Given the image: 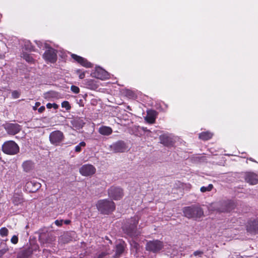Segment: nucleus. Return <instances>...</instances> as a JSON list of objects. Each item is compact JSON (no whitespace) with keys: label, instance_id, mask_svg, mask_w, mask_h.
<instances>
[{"label":"nucleus","instance_id":"c9c22d12","mask_svg":"<svg viewBox=\"0 0 258 258\" xmlns=\"http://www.w3.org/2000/svg\"><path fill=\"white\" fill-rule=\"evenodd\" d=\"M12 95L13 98L16 99L19 97L20 93L17 91H14L12 92Z\"/></svg>","mask_w":258,"mask_h":258},{"label":"nucleus","instance_id":"a19ab883","mask_svg":"<svg viewBox=\"0 0 258 258\" xmlns=\"http://www.w3.org/2000/svg\"><path fill=\"white\" fill-rule=\"evenodd\" d=\"M45 107L44 106H42L38 108V111L39 113H42L45 110Z\"/></svg>","mask_w":258,"mask_h":258},{"label":"nucleus","instance_id":"9b49d317","mask_svg":"<svg viewBox=\"0 0 258 258\" xmlns=\"http://www.w3.org/2000/svg\"><path fill=\"white\" fill-rule=\"evenodd\" d=\"M4 126L9 135H16L21 130L20 125L17 123H8L4 124Z\"/></svg>","mask_w":258,"mask_h":258},{"label":"nucleus","instance_id":"72a5a7b5","mask_svg":"<svg viewBox=\"0 0 258 258\" xmlns=\"http://www.w3.org/2000/svg\"><path fill=\"white\" fill-rule=\"evenodd\" d=\"M11 241L12 243L14 244H16L18 243V236H16V235H14L11 239Z\"/></svg>","mask_w":258,"mask_h":258},{"label":"nucleus","instance_id":"a878e982","mask_svg":"<svg viewBox=\"0 0 258 258\" xmlns=\"http://www.w3.org/2000/svg\"><path fill=\"white\" fill-rule=\"evenodd\" d=\"M56 96V94L55 92H49L44 94V98L48 100H50L51 98L55 97Z\"/></svg>","mask_w":258,"mask_h":258},{"label":"nucleus","instance_id":"c85d7f7f","mask_svg":"<svg viewBox=\"0 0 258 258\" xmlns=\"http://www.w3.org/2000/svg\"><path fill=\"white\" fill-rule=\"evenodd\" d=\"M86 146V143L85 142H81L79 145L75 147V151L76 152H80L81 151L82 147H85Z\"/></svg>","mask_w":258,"mask_h":258},{"label":"nucleus","instance_id":"f03ea898","mask_svg":"<svg viewBox=\"0 0 258 258\" xmlns=\"http://www.w3.org/2000/svg\"><path fill=\"white\" fill-rule=\"evenodd\" d=\"M183 213L184 215L188 218H199L204 215L201 208L197 206L185 207L183 209Z\"/></svg>","mask_w":258,"mask_h":258},{"label":"nucleus","instance_id":"c03bdc74","mask_svg":"<svg viewBox=\"0 0 258 258\" xmlns=\"http://www.w3.org/2000/svg\"><path fill=\"white\" fill-rule=\"evenodd\" d=\"M128 233H130V234H131V235H134V234L132 233V231H131V232H128Z\"/></svg>","mask_w":258,"mask_h":258},{"label":"nucleus","instance_id":"412c9836","mask_svg":"<svg viewBox=\"0 0 258 258\" xmlns=\"http://www.w3.org/2000/svg\"><path fill=\"white\" fill-rule=\"evenodd\" d=\"M99 133L104 136H108L112 133V128L107 126H102L98 130Z\"/></svg>","mask_w":258,"mask_h":258},{"label":"nucleus","instance_id":"7ed1b4c3","mask_svg":"<svg viewBox=\"0 0 258 258\" xmlns=\"http://www.w3.org/2000/svg\"><path fill=\"white\" fill-rule=\"evenodd\" d=\"M2 150L7 154L15 155L19 152V147L14 141H9L3 145Z\"/></svg>","mask_w":258,"mask_h":258},{"label":"nucleus","instance_id":"ddd939ff","mask_svg":"<svg viewBox=\"0 0 258 258\" xmlns=\"http://www.w3.org/2000/svg\"><path fill=\"white\" fill-rule=\"evenodd\" d=\"M248 232L252 234L258 233V219L250 220L246 225Z\"/></svg>","mask_w":258,"mask_h":258},{"label":"nucleus","instance_id":"f8f14e48","mask_svg":"<svg viewBox=\"0 0 258 258\" xmlns=\"http://www.w3.org/2000/svg\"><path fill=\"white\" fill-rule=\"evenodd\" d=\"M161 143L165 146H171L174 142V136L168 133L164 134L159 137Z\"/></svg>","mask_w":258,"mask_h":258},{"label":"nucleus","instance_id":"5701e85b","mask_svg":"<svg viewBox=\"0 0 258 258\" xmlns=\"http://www.w3.org/2000/svg\"><path fill=\"white\" fill-rule=\"evenodd\" d=\"M213 134L209 132H205L199 134V138L203 140H208L213 137Z\"/></svg>","mask_w":258,"mask_h":258},{"label":"nucleus","instance_id":"cd10ccee","mask_svg":"<svg viewBox=\"0 0 258 258\" xmlns=\"http://www.w3.org/2000/svg\"><path fill=\"white\" fill-rule=\"evenodd\" d=\"M9 230L6 227H2L0 229V235L2 237H6L8 235Z\"/></svg>","mask_w":258,"mask_h":258},{"label":"nucleus","instance_id":"6ab92c4d","mask_svg":"<svg viewBox=\"0 0 258 258\" xmlns=\"http://www.w3.org/2000/svg\"><path fill=\"white\" fill-rule=\"evenodd\" d=\"M157 115V112L154 110H149L147 111V116L145 117V120L149 123H154Z\"/></svg>","mask_w":258,"mask_h":258},{"label":"nucleus","instance_id":"f3484780","mask_svg":"<svg viewBox=\"0 0 258 258\" xmlns=\"http://www.w3.org/2000/svg\"><path fill=\"white\" fill-rule=\"evenodd\" d=\"M12 202L16 206H23L25 201L22 195L15 194L12 198Z\"/></svg>","mask_w":258,"mask_h":258},{"label":"nucleus","instance_id":"9d476101","mask_svg":"<svg viewBox=\"0 0 258 258\" xmlns=\"http://www.w3.org/2000/svg\"><path fill=\"white\" fill-rule=\"evenodd\" d=\"M91 76L92 77H94L101 80H105L109 78L108 73L106 71L99 67H97L95 68V70L92 72Z\"/></svg>","mask_w":258,"mask_h":258},{"label":"nucleus","instance_id":"39448f33","mask_svg":"<svg viewBox=\"0 0 258 258\" xmlns=\"http://www.w3.org/2000/svg\"><path fill=\"white\" fill-rule=\"evenodd\" d=\"M108 196L113 200H119L123 196V190L119 187L112 186L108 190Z\"/></svg>","mask_w":258,"mask_h":258},{"label":"nucleus","instance_id":"a18cd8bd","mask_svg":"<svg viewBox=\"0 0 258 258\" xmlns=\"http://www.w3.org/2000/svg\"><path fill=\"white\" fill-rule=\"evenodd\" d=\"M36 43L37 44V45H39V44L38 43H37V42H36Z\"/></svg>","mask_w":258,"mask_h":258},{"label":"nucleus","instance_id":"dca6fc26","mask_svg":"<svg viewBox=\"0 0 258 258\" xmlns=\"http://www.w3.org/2000/svg\"><path fill=\"white\" fill-rule=\"evenodd\" d=\"M245 179L247 182L252 185L258 183V175L253 173H246L245 176Z\"/></svg>","mask_w":258,"mask_h":258},{"label":"nucleus","instance_id":"4c0bfd02","mask_svg":"<svg viewBox=\"0 0 258 258\" xmlns=\"http://www.w3.org/2000/svg\"><path fill=\"white\" fill-rule=\"evenodd\" d=\"M62 223H63V220H56L55 221V225L58 226H61L62 224Z\"/></svg>","mask_w":258,"mask_h":258},{"label":"nucleus","instance_id":"37998d69","mask_svg":"<svg viewBox=\"0 0 258 258\" xmlns=\"http://www.w3.org/2000/svg\"><path fill=\"white\" fill-rule=\"evenodd\" d=\"M138 245L137 243H135V247H136V248L137 249H138Z\"/></svg>","mask_w":258,"mask_h":258},{"label":"nucleus","instance_id":"2f4dec72","mask_svg":"<svg viewBox=\"0 0 258 258\" xmlns=\"http://www.w3.org/2000/svg\"><path fill=\"white\" fill-rule=\"evenodd\" d=\"M71 90L73 92L76 94H78L80 92L79 87L74 85L71 86Z\"/></svg>","mask_w":258,"mask_h":258},{"label":"nucleus","instance_id":"e433bc0d","mask_svg":"<svg viewBox=\"0 0 258 258\" xmlns=\"http://www.w3.org/2000/svg\"><path fill=\"white\" fill-rule=\"evenodd\" d=\"M23 57H24V58L28 62H30L32 61V57L29 56V55H27V54H23Z\"/></svg>","mask_w":258,"mask_h":258},{"label":"nucleus","instance_id":"aec40b11","mask_svg":"<svg viewBox=\"0 0 258 258\" xmlns=\"http://www.w3.org/2000/svg\"><path fill=\"white\" fill-rule=\"evenodd\" d=\"M73 127L76 130H79L83 127L84 122L83 120L79 118H75L71 121Z\"/></svg>","mask_w":258,"mask_h":258},{"label":"nucleus","instance_id":"4be33fe9","mask_svg":"<svg viewBox=\"0 0 258 258\" xmlns=\"http://www.w3.org/2000/svg\"><path fill=\"white\" fill-rule=\"evenodd\" d=\"M22 166L25 171L29 172L34 168V163L30 160L26 161L23 162Z\"/></svg>","mask_w":258,"mask_h":258},{"label":"nucleus","instance_id":"bb28decb","mask_svg":"<svg viewBox=\"0 0 258 258\" xmlns=\"http://www.w3.org/2000/svg\"><path fill=\"white\" fill-rule=\"evenodd\" d=\"M213 188V185L212 184H209L207 186H202L201 187L200 190L202 192L211 191Z\"/></svg>","mask_w":258,"mask_h":258},{"label":"nucleus","instance_id":"2eb2a0df","mask_svg":"<svg viewBox=\"0 0 258 258\" xmlns=\"http://www.w3.org/2000/svg\"><path fill=\"white\" fill-rule=\"evenodd\" d=\"M71 56L74 60L85 68H89L93 67V64L85 58L75 54H72Z\"/></svg>","mask_w":258,"mask_h":258},{"label":"nucleus","instance_id":"79ce46f5","mask_svg":"<svg viewBox=\"0 0 258 258\" xmlns=\"http://www.w3.org/2000/svg\"><path fill=\"white\" fill-rule=\"evenodd\" d=\"M70 222H71V221L69 220H66L64 221V223L66 224H69L70 223Z\"/></svg>","mask_w":258,"mask_h":258},{"label":"nucleus","instance_id":"ea45409f","mask_svg":"<svg viewBox=\"0 0 258 258\" xmlns=\"http://www.w3.org/2000/svg\"><path fill=\"white\" fill-rule=\"evenodd\" d=\"M40 103L39 102H37L35 103V105L33 107V109L34 110H36L37 108V107L40 106Z\"/></svg>","mask_w":258,"mask_h":258},{"label":"nucleus","instance_id":"f257e3e1","mask_svg":"<svg viewBox=\"0 0 258 258\" xmlns=\"http://www.w3.org/2000/svg\"><path fill=\"white\" fill-rule=\"evenodd\" d=\"M96 207L101 213L108 214L114 210L115 206L112 201L105 199L98 201Z\"/></svg>","mask_w":258,"mask_h":258},{"label":"nucleus","instance_id":"423d86ee","mask_svg":"<svg viewBox=\"0 0 258 258\" xmlns=\"http://www.w3.org/2000/svg\"><path fill=\"white\" fill-rule=\"evenodd\" d=\"M45 48L48 49L44 52L43 55V58L46 61L50 62H54L57 59V55L55 50L49 47L46 43H44Z\"/></svg>","mask_w":258,"mask_h":258},{"label":"nucleus","instance_id":"b1692460","mask_svg":"<svg viewBox=\"0 0 258 258\" xmlns=\"http://www.w3.org/2000/svg\"><path fill=\"white\" fill-rule=\"evenodd\" d=\"M124 247L123 244L119 243L116 245V254L115 257L119 256L122 254L124 251Z\"/></svg>","mask_w":258,"mask_h":258},{"label":"nucleus","instance_id":"c756f323","mask_svg":"<svg viewBox=\"0 0 258 258\" xmlns=\"http://www.w3.org/2000/svg\"><path fill=\"white\" fill-rule=\"evenodd\" d=\"M61 107L64 108L67 110H69L71 108L69 102L67 101H64L61 103Z\"/></svg>","mask_w":258,"mask_h":258},{"label":"nucleus","instance_id":"4468645a","mask_svg":"<svg viewBox=\"0 0 258 258\" xmlns=\"http://www.w3.org/2000/svg\"><path fill=\"white\" fill-rule=\"evenodd\" d=\"M110 149L111 151L115 153L123 152L126 150V147L124 143L118 141L110 145Z\"/></svg>","mask_w":258,"mask_h":258},{"label":"nucleus","instance_id":"0eeeda50","mask_svg":"<svg viewBox=\"0 0 258 258\" xmlns=\"http://www.w3.org/2000/svg\"><path fill=\"white\" fill-rule=\"evenodd\" d=\"M64 139V135L60 131H55L51 132L49 135L50 143L55 146L59 145Z\"/></svg>","mask_w":258,"mask_h":258},{"label":"nucleus","instance_id":"58836bf2","mask_svg":"<svg viewBox=\"0 0 258 258\" xmlns=\"http://www.w3.org/2000/svg\"><path fill=\"white\" fill-rule=\"evenodd\" d=\"M203 252L200 250H197L194 252V255L195 256L200 255L201 256L203 254Z\"/></svg>","mask_w":258,"mask_h":258},{"label":"nucleus","instance_id":"473e14b6","mask_svg":"<svg viewBox=\"0 0 258 258\" xmlns=\"http://www.w3.org/2000/svg\"><path fill=\"white\" fill-rule=\"evenodd\" d=\"M76 73L79 75V77L80 79H83L85 78V74L84 72H81L80 70H77Z\"/></svg>","mask_w":258,"mask_h":258},{"label":"nucleus","instance_id":"393cba45","mask_svg":"<svg viewBox=\"0 0 258 258\" xmlns=\"http://www.w3.org/2000/svg\"><path fill=\"white\" fill-rule=\"evenodd\" d=\"M139 222V219L137 217H135L132 218L130 223V229L131 231H133L134 228L137 226Z\"/></svg>","mask_w":258,"mask_h":258},{"label":"nucleus","instance_id":"1a4fd4ad","mask_svg":"<svg viewBox=\"0 0 258 258\" xmlns=\"http://www.w3.org/2000/svg\"><path fill=\"white\" fill-rule=\"evenodd\" d=\"M163 246V243L158 240L148 241L146 244V250L157 252L161 250Z\"/></svg>","mask_w":258,"mask_h":258},{"label":"nucleus","instance_id":"7c9ffc66","mask_svg":"<svg viewBox=\"0 0 258 258\" xmlns=\"http://www.w3.org/2000/svg\"><path fill=\"white\" fill-rule=\"evenodd\" d=\"M46 107L48 109H50L51 108H53L54 109H57L58 108V105L56 103H48L46 104Z\"/></svg>","mask_w":258,"mask_h":258},{"label":"nucleus","instance_id":"20e7f679","mask_svg":"<svg viewBox=\"0 0 258 258\" xmlns=\"http://www.w3.org/2000/svg\"><path fill=\"white\" fill-rule=\"evenodd\" d=\"M234 204L229 201L213 204L211 208L219 212H230L234 208Z\"/></svg>","mask_w":258,"mask_h":258},{"label":"nucleus","instance_id":"a211bd4d","mask_svg":"<svg viewBox=\"0 0 258 258\" xmlns=\"http://www.w3.org/2000/svg\"><path fill=\"white\" fill-rule=\"evenodd\" d=\"M27 190L30 192H34L40 187V184L33 181H28L26 184Z\"/></svg>","mask_w":258,"mask_h":258},{"label":"nucleus","instance_id":"f704fd0d","mask_svg":"<svg viewBox=\"0 0 258 258\" xmlns=\"http://www.w3.org/2000/svg\"><path fill=\"white\" fill-rule=\"evenodd\" d=\"M23 253L25 257H28L32 253V250L31 249H29L25 251Z\"/></svg>","mask_w":258,"mask_h":258},{"label":"nucleus","instance_id":"6e6552de","mask_svg":"<svg viewBox=\"0 0 258 258\" xmlns=\"http://www.w3.org/2000/svg\"><path fill=\"white\" fill-rule=\"evenodd\" d=\"M96 168L92 164H86L79 169L80 173L83 176H91L96 172Z\"/></svg>","mask_w":258,"mask_h":258}]
</instances>
